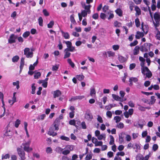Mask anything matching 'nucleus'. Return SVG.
<instances>
[{"label": "nucleus", "instance_id": "obj_35", "mask_svg": "<svg viewBox=\"0 0 160 160\" xmlns=\"http://www.w3.org/2000/svg\"><path fill=\"white\" fill-rule=\"evenodd\" d=\"M41 75V73L40 72H37L35 73L34 75V77L35 79H38L40 77Z\"/></svg>", "mask_w": 160, "mask_h": 160}, {"label": "nucleus", "instance_id": "obj_56", "mask_svg": "<svg viewBox=\"0 0 160 160\" xmlns=\"http://www.w3.org/2000/svg\"><path fill=\"white\" fill-rule=\"evenodd\" d=\"M65 43L67 45V47H68L67 48H69V47H71V46L72 45V42L69 41L65 42Z\"/></svg>", "mask_w": 160, "mask_h": 160}, {"label": "nucleus", "instance_id": "obj_23", "mask_svg": "<svg viewBox=\"0 0 160 160\" xmlns=\"http://www.w3.org/2000/svg\"><path fill=\"white\" fill-rule=\"evenodd\" d=\"M69 124L71 125L75 126V127L77 128L78 126L75 125L76 121L74 119H72L70 120L69 122Z\"/></svg>", "mask_w": 160, "mask_h": 160}, {"label": "nucleus", "instance_id": "obj_28", "mask_svg": "<svg viewBox=\"0 0 160 160\" xmlns=\"http://www.w3.org/2000/svg\"><path fill=\"white\" fill-rule=\"evenodd\" d=\"M35 83H33L32 85V92L31 93L32 94H34L35 93V90L36 89V87L35 86Z\"/></svg>", "mask_w": 160, "mask_h": 160}, {"label": "nucleus", "instance_id": "obj_53", "mask_svg": "<svg viewBox=\"0 0 160 160\" xmlns=\"http://www.w3.org/2000/svg\"><path fill=\"white\" fill-rule=\"evenodd\" d=\"M46 152L48 153H51L52 152V150L50 147H48L46 149Z\"/></svg>", "mask_w": 160, "mask_h": 160}, {"label": "nucleus", "instance_id": "obj_20", "mask_svg": "<svg viewBox=\"0 0 160 160\" xmlns=\"http://www.w3.org/2000/svg\"><path fill=\"white\" fill-rule=\"evenodd\" d=\"M0 93L1 94L0 96V99H1V101H2V107L3 108H5V104H4V100H3L4 95H3V93Z\"/></svg>", "mask_w": 160, "mask_h": 160}, {"label": "nucleus", "instance_id": "obj_16", "mask_svg": "<svg viewBox=\"0 0 160 160\" xmlns=\"http://www.w3.org/2000/svg\"><path fill=\"white\" fill-rule=\"evenodd\" d=\"M139 60L141 62L140 65L141 67H143L145 64V59L142 57H139Z\"/></svg>", "mask_w": 160, "mask_h": 160}, {"label": "nucleus", "instance_id": "obj_49", "mask_svg": "<svg viewBox=\"0 0 160 160\" xmlns=\"http://www.w3.org/2000/svg\"><path fill=\"white\" fill-rule=\"evenodd\" d=\"M42 12L45 16H48L49 15V13L46 9H44L42 10Z\"/></svg>", "mask_w": 160, "mask_h": 160}, {"label": "nucleus", "instance_id": "obj_63", "mask_svg": "<svg viewBox=\"0 0 160 160\" xmlns=\"http://www.w3.org/2000/svg\"><path fill=\"white\" fill-rule=\"evenodd\" d=\"M75 112L74 111H72L70 112L69 113V117L71 118H73L74 116V113Z\"/></svg>", "mask_w": 160, "mask_h": 160}, {"label": "nucleus", "instance_id": "obj_54", "mask_svg": "<svg viewBox=\"0 0 160 160\" xmlns=\"http://www.w3.org/2000/svg\"><path fill=\"white\" fill-rule=\"evenodd\" d=\"M114 119L116 121V123H118L120 121V117L119 116H116L114 117Z\"/></svg>", "mask_w": 160, "mask_h": 160}, {"label": "nucleus", "instance_id": "obj_40", "mask_svg": "<svg viewBox=\"0 0 160 160\" xmlns=\"http://www.w3.org/2000/svg\"><path fill=\"white\" fill-rule=\"evenodd\" d=\"M91 154H88L86 156L85 158V160H90L92 158V156L91 154L92 152H90Z\"/></svg>", "mask_w": 160, "mask_h": 160}, {"label": "nucleus", "instance_id": "obj_11", "mask_svg": "<svg viewBox=\"0 0 160 160\" xmlns=\"http://www.w3.org/2000/svg\"><path fill=\"white\" fill-rule=\"evenodd\" d=\"M140 47L138 46H136L133 50V53L135 55L138 54L139 52Z\"/></svg>", "mask_w": 160, "mask_h": 160}, {"label": "nucleus", "instance_id": "obj_38", "mask_svg": "<svg viewBox=\"0 0 160 160\" xmlns=\"http://www.w3.org/2000/svg\"><path fill=\"white\" fill-rule=\"evenodd\" d=\"M148 43H145L143 45L144 47V49L145 52H148Z\"/></svg>", "mask_w": 160, "mask_h": 160}, {"label": "nucleus", "instance_id": "obj_9", "mask_svg": "<svg viewBox=\"0 0 160 160\" xmlns=\"http://www.w3.org/2000/svg\"><path fill=\"white\" fill-rule=\"evenodd\" d=\"M144 35L143 32H141L139 31L137 32V34L135 35V37L137 39H139L140 38L142 37Z\"/></svg>", "mask_w": 160, "mask_h": 160}, {"label": "nucleus", "instance_id": "obj_6", "mask_svg": "<svg viewBox=\"0 0 160 160\" xmlns=\"http://www.w3.org/2000/svg\"><path fill=\"white\" fill-rule=\"evenodd\" d=\"M143 22H142L141 24V29L143 32L146 34L148 31V26L146 25H143Z\"/></svg>", "mask_w": 160, "mask_h": 160}, {"label": "nucleus", "instance_id": "obj_45", "mask_svg": "<svg viewBox=\"0 0 160 160\" xmlns=\"http://www.w3.org/2000/svg\"><path fill=\"white\" fill-rule=\"evenodd\" d=\"M87 12L86 10H82L81 12V15L83 17H86L87 15Z\"/></svg>", "mask_w": 160, "mask_h": 160}, {"label": "nucleus", "instance_id": "obj_41", "mask_svg": "<svg viewBox=\"0 0 160 160\" xmlns=\"http://www.w3.org/2000/svg\"><path fill=\"white\" fill-rule=\"evenodd\" d=\"M105 138V134L104 133H102L101 134V135H99V136H98V139L99 140H102L103 138Z\"/></svg>", "mask_w": 160, "mask_h": 160}, {"label": "nucleus", "instance_id": "obj_60", "mask_svg": "<svg viewBox=\"0 0 160 160\" xmlns=\"http://www.w3.org/2000/svg\"><path fill=\"white\" fill-rule=\"evenodd\" d=\"M138 105L139 106L138 109L139 110L142 111H145V107L142 106L140 105Z\"/></svg>", "mask_w": 160, "mask_h": 160}, {"label": "nucleus", "instance_id": "obj_39", "mask_svg": "<svg viewBox=\"0 0 160 160\" xmlns=\"http://www.w3.org/2000/svg\"><path fill=\"white\" fill-rule=\"evenodd\" d=\"M30 34V32L29 31H26L22 35V36L24 38H27Z\"/></svg>", "mask_w": 160, "mask_h": 160}, {"label": "nucleus", "instance_id": "obj_29", "mask_svg": "<svg viewBox=\"0 0 160 160\" xmlns=\"http://www.w3.org/2000/svg\"><path fill=\"white\" fill-rule=\"evenodd\" d=\"M76 77L79 81H81L83 80V79H84V77L83 75H77L76 76Z\"/></svg>", "mask_w": 160, "mask_h": 160}, {"label": "nucleus", "instance_id": "obj_51", "mask_svg": "<svg viewBox=\"0 0 160 160\" xmlns=\"http://www.w3.org/2000/svg\"><path fill=\"white\" fill-rule=\"evenodd\" d=\"M158 146L157 144H154L152 146V150L154 151H156L158 148Z\"/></svg>", "mask_w": 160, "mask_h": 160}, {"label": "nucleus", "instance_id": "obj_55", "mask_svg": "<svg viewBox=\"0 0 160 160\" xmlns=\"http://www.w3.org/2000/svg\"><path fill=\"white\" fill-rule=\"evenodd\" d=\"M141 93L143 94H144L147 96H148L150 95H152L153 93L152 92H147L144 91H142Z\"/></svg>", "mask_w": 160, "mask_h": 160}, {"label": "nucleus", "instance_id": "obj_26", "mask_svg": "<svg viewBox=\"0 0 160 160\" xmlns=\"http://www.w3.org/2000/svg\"><path fill=\"white\" fill-rule=\"evenodd\" d=\"M65 148L67 149H68L69 150H70V151L73 150L74 146L72 145H68L66 146Z\"/></svg>", "mask_w": 160, "mask_h": 160}, {"label": "nucleus", "instance_id": "obj_18", "mask_svg": "<svg viewBox=\"0 0 160 160\" xmlns=\"http://www.w3.org/2000/svg\"><path fill=\"white\" fill-rule=\"evenodd\" d=\"M154 96H152L151 97V100L150 102L148 103L149 104L153 105L155 102L156 99L155 98Z\"/></svg>", "mask_w": 160, "mask_h": 160}, {"label": "nucleus", "instance_id": "obj_10", "mask_svg": "<svg viewBox=\"0 0 160 160\" xmlns=\"http://www.w3.org/2000/svg\"><path fill=\"white\" fill-rule=\"evenodd\" d=\"M141 147L140 145L138 143H135L134 145V146H133V149H135L136 148V150L135 151L137 152H138V150H140Z\"/></svg>", "mask_w": 160, "mask_h": 160}, {"label": "nucleus", "instance_id": "obj_14", "mask_svg": "<svg viewBox=\"0 0 160 160\" xmlns=\"http://www.w3.org/2000/svg\"><path fill=\"white\" fill-rule=\"evenodd\" d=\"M135 10L136 11V15H139L141 14V11L138 6H136L135 7Z\"/></svg>", "mask_w": 160, "mask_h": 160}, {"label": "nucleus", "instance_id": "obj_59", "mask_svg": "<svg viewBox=\"0 0 160 160\" xmlns=\"http://www.w3.org/2000/svg\"><path fill=\"white\" fill-rule=\"evenodd\" d=\"M100 17L101 19L104 20L106 17V15L104 13H101L100 14Z\"/></svg>", "mask_w": 160, "mask_h": 160}, {"label": "nucleus", "instance_id": "obj_33", "mask_svg": "<svg viewBox=\"0 0 160 160\" xmlns=\"http://www.w3.org/2000/svg\"><path fill=\"white\" fill-rule=\"evenodd\" d=\"M54 24V22L53 21H51L48 24L47 26L48 28H51L52 27Z\"/></svg>", "mask_w": 160, "mask_h": 160}, {"label": "nucleus", "instance_id": "obj_34", "mask_svg": "<svg viewBox=\"0 0 160 160\" xmlns=\"http://www.w3.org/2000/svg\"><path fill=\"white\" fill-rule=\"evenodd\" d=\"M143 159V157L141 154L138 155L136 157V160H142Z\"/></svg>", "mask_w": 160, "mask_h": 160}, {"label": "nucleus", "instance_id": "obj_19", "mask_svg": "<svg viewBox=\"0 0 160 160\" xmlns=\"http://www.w3.org/2000/svg\"><path fill=\"white\" fill-rule=\"evenodd\" d=\"M63 149H64L60 147H58L56 148V151L57 152L61 154L62 153Z\"/></svg>", "mask_w": 160, "mask_h": 160}, {"label": "nucleus", "instance_id": "obj_1", "mask_svg": "<svg viewBox=\"0 0 160 160\" xmlns=\"http://www.w3.org/2000/svg\"><path fill=\"white\" fill-rule=\"evenodd\" d=\"M154 18L156 22V23H155L153 21V22L154 26L155 27H159L160 21V12H155L154 15Z\"/></svg>", "mask_w": 160, "mask_h": 160}, {"label": "nucleus", "instance_id": "obj_12", "mask_svg": "<svg viewBox=\"0 0 160 160\" xmlns=\"http://www.w3.org/2000/svg\"><path fill=\"white\" fill-rule=\"evenodd\" d=\"M141 71L142 73V74L145 75V72L146 71L147 72L150 71V70L148 67L146 66H144L143 67H141Z\"/></svg>", "mask_w": 160, "mask_h": 160}, {"label": "nucleus", "instance_id": "obj_15", "mask_svg": "<svg viewBox=\"0 0 160 160\" xmlns=\"http://www.w3.org/2000/svg\"><path fill=\"white\" fill-rule=\"evenodd\" d=\"M125 94V92L122 91H121V102H122L126 100V98H123Z\"/></svg>", "mask_w": 160, "mask_h": 160}, {"label": "nucleus", "instance_id": "obj_24", "mask_svg": "<svg viewBox=\"0 0 160 160\" xmlns=\"http://www.w3.org/2000/svg\"><path fill=\"white\" fill-rule=\"evenodd\" d=\"M112 98L114 99V100L116 101L120 100V97H119L118 96L114 94H112Z\"/></svg>", "mask_w": 160, "mask_h": 160}, {"label": "nucleus", "instance_id": "obj_52", "mask_svg": "<svg viewBox=\"0 0 160 160\" xmlns=\"http://www.w3.org/2000/svg\"><path fill=\"white\" fill-rule=\"evenodd\" d=\"M70 153V150L68 149L65 150L63 151L62 154L64 155H66Z\"/></svg>", "mask_w": 160, "mask_h": 160}, {"label": "nucleus", "instance_id": "obj_4", "mask_svg": "<svg viewBox=\"0 0 160 160\" xmlns=\"http://www.w3.org/2000/svg\"><path fill=\"white\" fill-rule=\"evenodd\" d=\"M17 38V36L13 34H11L8 39V42L10 44L15 43L16 39Z\"/></svg>", "mask_w": 160, "mask_h": 160}, {"label": "nucleus", "instance_id": "obj_5", "mask_svg": "<svg viewBox=\"0 0 160 160\" xmlns=\"http://www.w3.org/2000/svg\"><path fill=\"white\" fill-rule=\"evenodd\" d=\"M84 98L85 96L83 95L72 96L71 97V99H70L69 101L72 102L77 100H81Z\"/></svg>", "mask_w": 160, "mask_h": 160}, {"label": "nucleus", "instance_id": "obj_13", "mask_svg": "<svg viewBox=\"0 0 160 160\" xmlns=\"http://www.w3.org/2000/svg\"><path fill=\"white\" fill-rule=\"evenodd\" d=\"M69 51H68L67 50H66L65 49L64 50V52L65 54L63 57L64 59H66L70 57L71 53L69 52Z\"/></svg>", "mask_w": 160, "mask_h": 160}, {"label": "nucleus", "instance_id": "obj_27", "mask_svg": "<svg viewBox=\"0 0 160 160\" xmlns=\"http://www.w3.org/2000/svg\"><path fill=\"white\" fill-rule=\"evenodd\" d=\"M16 94V92H14L13 93V96L12 98V102L11 104V105H12L14 103L17 102L16 98L15 97V95Z\"/></svg>", "mask_w": 160, "mask_h": 160}, {"label": "nucleus", "instance_id": "obj_25", "mask_svg": "<svg viewBox=\"0 0 160 160\" xmlns=\"http://www.w3.org/2000/svg\"><path fill=\"white\" fill-rule=\"evenodd\" d=\"M67 62L69 64V65L71 66V67L72 68H74L75 66V65L74 63H73L72 60L70 58L68 59L67 60Z\"/></svg>", "mask_w": 160, "mask_h": 160}, {"label": "nucleus", "instance_id": "obj_42", "mask_svg": "<svg viewBox=\"0 0 160 160\" xmlns=\"http://www.w3.org/2000/svg\"><path fill=\"white\" fill-rule=\"evenodd\" d=\"M2 159H7L9 158H10V155L9 154H6L5 155L2 154Z\"/></svg>", "mask_w": 160, "mask_h": 160}, {"label": "nucleus", "instance_id": "obj_8", "mask_svg": "<svg viewBox=\"0 0 160 160\" xmlns=\"http://www.w3.org/2000/svg\"><path fill=\"white\" fill-rule=\"evenodd\" d=\"M62 94L61 91L59 90H57L54 92L53 98H55L58 97Z\"/></svg>", "mask_w": 160, "mask_h": 160}, {"label": "nucleus", "instance_id": "obj_37", "mask_svg": "<svg viewBox=\"0 0 160 160\" xmlns=\"http://www.w3.org/2000/svg\"><path fill=\"white\" fill-rule=\"evenodd\" d=\"M135 22L136 26L137 27H139L140 26V22L139 19L138 18H137L135 19Z\"/></svg>", "mask_w": 160, "mask_h": 160}, {"label": "nucleus", "instance_id": "obj_32", "mask_svg": "<svg viewBox=\"0 0 160 160\" xmlns=\"http://www.w3.org/2000/svg\"><path fill=\"white\" fill-rule=\"evenodd\" d=\"M20 120L18 119H17L15 122L14 126L15 127L17 128L18 127L19 125L20 124Z\"/></svg>", "mask_w": 160, "mask_h": 160}, {"label": "nucleus", "instance_id": "obj_21", "mask_svg": "<svg viewBox=\"0 0 160 160\" xmlns=\"http://www.w3.org/2000/svg\"><path fill=\"white\" fill-rule=\"evenodd\" d=\"M110 138V141L109 142V143L110 145H113L114 144V139L113 136L112 135L109 136Z\"/></svg>", "mask_w": 160, "mask_h": 160}, {"label": "nucleus", "instance_id": "obj_61", "mask_svg": "<svg viewBox=\"0 0 160 160\" xmlns=\"http://www.w3.org/2000/svg\"><path fill=\"white\" fill-rule=\"evenodd\" d=\"M96 93V91L94 88L91 89L90 90V94L92 96L93 94H95Z\"/></svg>", "mask_w": 160, "mask_h": 160}, {"label": "nucleus", "instance_id": "obj_62", "mask_svg": "<svg viewBox=\"0 0 160 160\" xmlns=\"http://www.w3.org/2000/svg\"><path fill=\"white\" fill-rule=\"evenodd\" d=\"M151 82L149 81H146L144 83V85L146 87H148L150 84Z\"/></svg>", "mask_w": 160, "mask_h": 160}, {"label": "nucleus", "instance_id": "obj_57", "mask_svg": "<svg viewBox=\"0 0 160 160\" xmlns=\"http://www.w3.org/2000/svg\"><path fill=\"white\" fill-rule=\"evenodd\" d=\"M107 53L108 55V56L109 57H113L115 55L114 53L111 51H108Z\"/></svg>", "mask_w": 160, "mask_h": 160}, {"label": "nucleus", "instance_id": "obj_3", "mask_svg": "<svg viewBox=\"0 0 160 160\" xmlns=\"http://www.w3.org/2000/svg\"><path fill=\"white\" fill-rule=\"evenodd\" d=\"M85 118L88 120H91L93 119V115L90 110L88 109L87 110L85 114Z\"/></svg>", "mask_w": 160, "mask_h": 160}, {"label": "nucleus", "instance_id": "obj_2", "mask_svg": "<svg viewBox=\"0 0 160 160\" xmlns=\"http://www.w3.org/2000/svg\"><path fill=\"white\" fill-rule=\"evenodd\" d=\"M18 154L20 157V160H25L26 159L24 151L21 148H17Z\"/></svg>", "mask_w": 160, "mask_h": 160}, {"label": "nucleus", "instance_id": "obj_43", "mask_svg": "<svg viewBox=\"0 0 160 160\" xmlns=\"http://www.w3.org/2000/svg\"><path fill=\"white\" fill-rule=\"evenodd\" d=\"M26 55L27 58H32L33 57V52H29L26 55Z\"/></svg>", "mask_w": 160, "mask_h": 160}, {"label": "nucleus", "instance_id": "obj_36", "mask_svg": "<svg viewBox=\"0 0 160 160\" xmlns=\"http://www.w3.org/2000/svg\"><path fill=\"white\" fill-rule=\"evenodd\" d=\"M65 50L71 52H73L74 51H76L75 47L72 46H71V47H69V48L65 49Z\"/></svg>", "mask_w": 160, "mask_h": 160}, {"label": "nucleus", "instance_id": "obj_50", "mask_svg": "<svg viewBox=\"0 0 160 160\" xmlns=\"http://www.w3.org/2000/svg\"><path fill=\"white\" fill-rule=\"evenodd\" d=\"M138 43V41L137 40H135L133 42L130 43V46L131 47L137 45Z\"/></svg>", "mask_w": 160, "mask_h": 160}, {"label": "nucleus", "instance_id": "obj_17", "mask_svg": "<svg viewBox=\"0 0 160 160\" xmlns=\"http://www.w3.org/2000/svg\"><path fill=\"white\" fill-rule=\"evenodd\" d=\"M63 36L65 39H68L70 38V36L68 33L67 32H65L62 31H61Z\"/></svg>", "mask_w": 160, "mask_h": 160}, {"label": "nucleus", "instance_id": "obj_7", "mask_svg": "<svg viewBox=\"0 0 160 160\" xmlns=\"http://www.w3.org/2000/svg\"><path fill=\"white\" fill-rule=\"evenodd\" d=\"M25 58L23 57H22L21 58V61L20 62V73H21L22 71V70L23 69V66L24 65L25 61H24Z\"/></svg>", "mask_w": 160, "mask_h": 160}, {"label": "nucleus", "instance_id": "obj_46", "mask_svg": "<svg viewBox=\"0 0 160 160\" xmlns=\"http://www.w3.org/2000/svg\"><path fill=\"white\" fill-rule=\"evenodd\" d=\"M146 77L148 78H150L152 76V73L151 72V71L150 70V71L147 72L146 74Z\"/></svg>", "mask_w": 160, "mask_h": 160}, {"label": "nucleus", "instance_id": "obj_48", "mask_svg": "<svg viewBox=\"0 0 160 160\" xmlns=\"http://www.w3.org/2000/svg\"><path fill=\"white\" fill-rule=\"evenodd\" d=\"M138 81V79L136 78H129V82H131L133 81L134 82H137Z\"/></svg>", "mask_w": 160, "mask_h": 160}, {"label": "nucleus", "instance_id": "obj_64", "mask_svg": "<svg viewBox=\"0 0 160 160\" xmlns=\"http://www.w3.org/2000/svg\"><path fill=\"white\" fill-rule=\"evenodd\" d=\"M156 39L158 40H160V31H158L157 33L156 36Z\"/></svg>", "mask_w": 160, "mask_h": 160}, {"label": "nucleus", "instance_id": "obj_30", "mask_svg": "<svg viewBox=\"0 0 160 160\" xmlns=\"http://www.w3.org/2000/svg\"><path fill=\"white\" fill-rule=\"evenodd\" d=\"M39 25L40 26H43V20L42 17H40L38 19Z\"/></svg>", "mask_w": 160, "mask_h": 160}, {"label": "nucleus", "instance_id": "obj_47", "mask_svg": "<svg viewBox=\"0 0 160 160\" xmlns=\"http://www.w3.org/2000/svg\"><path fill=\"white\" fill-rule=\"evenodd\" d=\"M24 151L28 152H29L30 151L32 150V148H30L29 147H24Z\"/></svg>", "mask_w": 160, "mask_h": 160}, {"label": "nucleus", "instance_id": "obj_22", "mask_svg": "<svg viewBox=\"0 0 160 160\" xmlns=\"http://www.w3.org/2000/svg\"><path fill=\"white\" fill-rule=\"evenodd\" d=\"M19 59V57L18 55L14 56L12 58V62H17Z\"/></svg>", "mask_w": 160, "mask_h": 160}, {"label": "nucleus", "instance_id": "obj_58", "mask_svg": "<svg viewBox=\"0 0 160 160\" xmlns=\"http://www.w3.org/2000/svg\"><path fill=\"white\" fill-rule=\"evenodd\" d=\"M136 66V64L134 63L131 64L129 66V69L132 70L134 69Z\"/></svg>", "mask_w": 160, "mask_h": 160}, {"label": "nucleus", "instance_id": "obj_44", "mask_svg": "<svg viewBox=\"0 0 160 160\" xmlns=\"http://www.w3.org/2000/svg\"><path fill=\"white\" fill-rule=\"evenodd\" d=\"M60 138L62 140H64L66 141H68L70 140L69 138L63 135L61 136L60 137Z\"/></svg>", "mask_w": 160, "mask_h": 160}, {"label": "nucleus", "instance_id": "obj_31", "mask_svg": "<svg viewBox=\"0 0 160 160\" xmlns=\"http://www.w3.org/2000/svg\"><path fill=\"white\" fill-rule=\"evenodd\" d=\"M70 20L72 23L73 24H76V22L74 19V15L72 14L70 16Z\"/></svg>", "mask_w": 160, "mask_h": 160}]
</instances>
